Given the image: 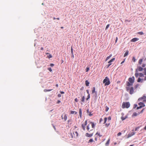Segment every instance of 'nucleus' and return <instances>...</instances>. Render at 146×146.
<instances>
[{"mask_svg":"<svg viewBox=\"0 0 146 146\" xmlns=\"http://www.w3.org/2000/svg\"><path fill=\"white\" fill-rule=\"evenodd\" d=\"M130 106V104L129 102H123L121 108H129Z\"/></svg>","mask_w":146,"mask_h":146,"instance_id":"nucleus-1","label":"nucleus"},{"mask_svg":"<svg viewBox=\"0 0 146 146\" xmlns=\"http://www.w3.org/2000/svg\"><path fill=\"white\" fill-rule=\"evenodd\" d=\"M103 83L104 84L105 86H108L110 84V79L107 76L105 77V78L104 80Z\"/></svg>","mask_w":146,"mask_h":146,"instance_id":"nucleus-2","label":"nucleus"},{"mask_svg":"<svg viewBox=\"0 0 146 146\" xmlns=\"http://www.w3.org/2000/svg\"><path fill=\"white\" fill-rule=\"evenodd\" d=\"M126 90L128 92L129 90V94H132L134 92V88L133 86L131 87H126Z\"/></svg>","mask_w":146,"mask_h":146,"instance_id":"nucleus-3","label":"nucleus"},{"mask_svg":"<svg viewBox=\"0 0 146 146\" xmlns=\"http://www.w3.org/2000/svg\"><path fill=\"white\" fill-rule=\"evenodd\" d=\"M145 57V56H143L142 58L140 59L138 61V63L140 65H141L142 64V62L143 60L144 59V61H146V57L144 58Z\"/></svg>","mask_w":146,"mask_h":146,"instance_id":"nucleus-4","label":"nucleus"},{"mask_svg":"<svg viewBox=\"0 0 146 146\" xmlns=\"http://www.w3.org/2000/svg\"><path fill=\"white\" fill-rule=\"evenodd\" d=\"M135 79V77L134 76H133L132 77H130L128 78V82L134 83Z\"/></svg>","mask_w":146,"mask_h":146,"instance_id":"nucleus-5","label":"nucleus"},{"mask_svg":"<svg viewBox=\"0 0 146 146\" xmlns=\"http://www.w3.org/2000/svg\"><path fill=\"white\" fill-rule=\"evenodd\" d=\"M133 83H134L132 82H129L128 81H127L126 82V85L128 87H129V86H133Z\"/></svg>","mask_w":146,"mask_h":146,"instance_id":"nucleus-6","label":"nucleus"},{"mask_svg":"<svg viewBox=\"0 0 146 146\" xmlns=\"http://www.w3.org/2000/svg\"><path fill=\"white\" fill-rule=\"evenodd\" d=\"M138 104L139 106H140L141 107L143 108L145 106V105L144 102H141L138 103Z\"/></svg>","mask_w":146,"mask_h":146,"instance_id":"nucleus-7","label":"nucleus"},{"mask_svg":"<svg viewBox=\"0 0 146 146\" xmlns=\"http://www.w3.org/2000/svg\"><path fill=\"white\" fill-rule=\"evenodd\" d=\"M135 132H132L131 133H129L128 135V136L127 137V138H128L131 137L132 136L134 135L135 134Z\"/></svg>","mask_w":146,"mask_h":146,"instance_id":"nucleus-8","label":"nucleus"},{"mask_svg":"<svg viewBox=\"0 0 146 146\" xmlns=\"http://www.w3.org/2000/svg\"><path fill=\"white\" fill-rule=\"evenodd\" d=\"M139 40V38H134L132 39H131L130 41L131 42H135L137 40Z\"/></svg>","mask_w":146,"mask_h":146,"instance_id":"nucleus-9","label":"nucleus"},{"mask_svg":"<svg viewBox=\"0 0 146 146\" xmlns=\"http://www.w3.org/2000/svg\"><path fill=\"white\" fill-rule=\"evenodd\" d=\"M137 71L138 70L140 72H141L143 70V68L141 66H137Z\"/></svg>","mask_w":146,"mask_h":146,"instance_id":"nucleus-10","label":"nucleus"},{"mask_svg":"<svg viewBox=\"0 0 146 146\" xmlns=\"http://www.w3.org/2000/svg\"><path fill=\"white\" fill-rule=\"evenodd\" d=\"M93 133H92L91 134H90L88 133H86L85 136L86 137H91L93 135Z\"/></svg>","mask_w":146,"mask_h":146,"instance_id":"nucleus-11","label":"nucleus"},{"mask_svg":"<svg viewBox=\"0 0 146 146\" xmlns=\"http://www.w3.org/2000/svg\"><path fill=\"white\" fill-rule=\"evenodd\" d=\"M89 122L90 123V124H91L92 127V128H95V126L96 124V123L95 124V123L94 122L90 121Z\"/></svg>","mask_w":146,"mask_h":146,"instance_id":"nucleus-12","label":"nucleus"},{"mask_svg":"<svg viewBox=\"0 0 146 146\" xmlns=\"http://www.w3.org/2000/svg\"><path fill=\"white\" fill-rule=\"evenodd\" d=\"M145 97H144V94L143 95V96L140 98H139L138 100V101L139 102L140 101H141L142 100H143V99H144V98H145Z\"/></svg>","mask_w":146,"mask_h":146,"instance_id":"nucleus-13","label":"nucleus"},{"mask_svg":"<svg viewBox=\"0 0 146 146\" xmlns=\"http://www.w3.org/2000/svg\"><path fill=\"white\" fill-rule=\"evenodd\" d=\"M128 118L127 115L125 116V117H123V116H121V119L122 121H124L126 119Z\"/></svg>","mask_w":146,"mask_h":146,"instance_id":"nucleus-14","label":"nucleus"},{"mask_svg":"<svg viewBox=\"0 0 146 146\" xmlns=\"http://www.w3.org/2000/svg\"><path fill=\"white\" fill-rule=\"evenodd\" d=\"M135 72V75L136 78H137L138 76H139V73H137L138 71L137 69H136Z\"/></svg>","mask_w":146,"mask_h":146,"instance_id":"nucleus-15","label":"nucleus"},{"mask_svg":"<svg viewBox=\"0 0 146 146\" xmlns=\"http://www.w3.org/2000/svg\"><path fill=\"white\" fill-rule=\"evenodd\" d=\"M110 138H109L106 142L105 143V145L106 146H108L109 145L110 142Z\"/></svg>","mask_w":146,"mask_h":146,"instance_id":"nucleus-16","label":"nucleus"},{"mask_svg":"<svg viewBox=\"0 0 146 146\" xmlns=\"http://www.w3.org/2000/svg\"><path fill=\"white\" fill-rule=\"evenodd\" d=\"M90 84V83L88 81V80H86L85 81V84L86 86L88 87V86H89Z\"/></svg>","mask_w":146,"mask_h":146,"instance_id":"nucleus-17","label":"nucleus"},{"mask_svg":"<svg viewBox=\"0 0 146 146\" xmlns=\"http://www.w3.org/2000/svg\"><path fill=\"white\" fill-rule=\"evenodd\" d=\"M95 87H93L92 88V94H94V93H96V92H97V91H96Z\"/></svg>","mask_w":146,"mask_h":146,"instance_id":"nucleus-18","label":"nucleus"},{"mask_svg":"<svg viewBox=\"0 0 146 146\" xmlns=\"http://www.w3.org/2000/svg\"><path fill=\"white\" fill-rule=\"evenodd\" d=\"M79 113L80 117L81 118L82 115V110L81 108L79 109Z\"/></svg>","mask_w":146,"mask_h":146,"instance_id":"nucleus-19","label":"nucleus"},{"mask_svg":"<svg viewBox=\"0 0 146 146\" xmlns=\"http://www.w3.org/2000/svg\"><path fill=\"white\" fill-rule=\"evenodd\" d=\"M90 124H88L87 125V127H86V129L89 132H90V131H91L93 130V129H92V130H90V131H89V130L90 129Z\"/></svg>","mask_w":146,"mask_h":146,"instance_id":"nucleus-20","label":"nucleus"},{"mask_svg":"<svg viewBox=\"0 0 146 146\" xmlns=\"http://www.w3.org/2000/svg\"><path fill=\"white\" fill-rule=\"evenodd\" d=\"M81 97H82L81 101L83 102H84V100L85 99V97L84 96H82V95L81 96Z\"/></svg>","mask_w":146,"mask_h":146,"instance_id":"nucleus-21","label":"nucleus"},{"mask_svg":"<svg viewBox=\"0 0 146 146\" xmlns=\"http://www.w3.org/2000/svg\"><path fill=\"white\" fill-rule=\"evenodd\" d=\"M129 54V51L128 50H127L125 53L124 55V57H125L126 56H127Z\"/></svg>","mask_w":146,"mask_h":146,"instance_id":"nucleus-22","label":"nucleus"},{"mask_svg":"<svg viewBox=\"0 0 146 146\" xmlns=\"http://www.w3.org/2000/svg\"><path fill=\"white\" fill-rule=\"evenodd\" d=\"M138 113H136L135 112H134L132 115V117H133L134 116H136L138 115Z\"/></svg>","mask_w":146,"mask_h":146,"instance_id":"nucleus-23","label":"nucleus"},{"mask_svg":"<svg viewBox=\"0 0 146 146\" xmlns=\"http://www.w3.org/2000/svg\"><path fill=\"white\" fill-rule=\"evenodd\" d=\"M115 59V58H113L112 59H111L109 61H108V63H111V62H112L113 61H114Z\"/></svg>","mask_w":146,"mask_h":146,"instance_id":"nucleus-24","label":"nucleus"},{"mask_svg":"<svg viewBox=\"0 0 146 146\" xmlns=\"http://www.w3.org/2000/svg\"><path fill=\"white\" fill-rule=\"evenodd\" d=\"M112 56V54H111L110 55V56L107 57L105 60V61H106L110 59L111 57Z\"/></svg>","mask_w":146,"mask_h":146,"instance_id":"nucleus-25","label":"nucleus"},{"mask_svg":"<svg viewBox=\"0 0 146 146\" xmlns=\"http://www.w3.org/2000/svg\"><path fill=\"white\" fill-rule=\"evenodd\" d=\"M97 92H96V93H94V96L95 97V99L96 100L97 98Z\"/></svg>","mask_w":146,"mask_h":146,"instance_id":"nucleus-26","label":"nucleus"},{"mask_svg":"<svg viewBox=\"0 0 146 146\" xmlns=\"http://www.w3.org/2000/svg\"><path fill=\"white\" fill-rule=\"evenodd\" d=\"M81 126L82 127V128L85 131V128H86V125H84V124H82L81 125Z\"/></svg>","mask_w":146,"mask_h":146,"instance_id":"nucleus-27","label":"nucleus"},{"mask_svg":"<svg viewBox=\"0 0 146 146\" xmlns=\"http://www.w3.org/2000/svg\"><path fill=\"white\" fill-rule=\"evenodd\" d=\"M70 113L71 114H73L75 113V114H76L77 113V112L75 111H70Z\"/></svg>","mask_w":146,"mask_h":146,"instance_id":"nucleus-28","label":"nucleus"},{"mask_svg":"<svg viewBox=\"0 0 146 146\" xmlns=\"http://www.w3.org/2000/svg\"><path fill=\"white\" fill-rule=\"evenodd\" d=\"M144 74H143L142 73H139V76L140 77H144Z\"/></svg>","mask_w":146,"mask_h":146,"instance_id":"nucleus-29","label":"nucleus"},{"mask_svg":"<svg viewBox=\"0 0 146 146\" xmlns=\"http://www.w3.org/2000/svg\"><path fill=\"white\" fill-rule=\"evenodd\" d=\"M72 119H69L68 121V124H70L69 125H70L72 124V122H71L72 121Z\"/></svg>","mask_w":146,"mask_h":146,"instance_id":"nucleus-30","label":"nucleus"},{"mask_svg":"<svg viewBox=\"0 0 146 146\" xmlns=\"http://www.w3.org/2000/svg\"><path fill=\"white\" fill-rule=\"evenodd\" d=\"M137 82H138L142 83V81H141V78L140 77L138 78V79L137 80Z\"/></svg>","mask_w":146,"mask_h":146,"instance_id":"nucleus-31","label":"nucleus"},{"mask_svg":"<svg viewBox=\"0 0 146 146\" xmlns=\"http://www.w3.org/2000/svg\"><path fill=\"white\" fill-rule=\"evenodd\" d=\"M52 90V89H44V92H50Z\"/></svg>","mask_w":146,"mask_h":146,"instance_id":"nucleus-32","label":"nucleus"},{"mask_svg":"<svg viewBox=\"0 0 146 146\" xmlns=\"http://www.w3.org/2000/svg\"><path fill=\"white\" fill-rule=\"evenodd\" d=\"M111 64V63H109V64L107 65H106V66L105 67L106 68H108L109 66Z\"/></svg>","mask_w":146,"mask_h":146,"instance_id":"nucleus-33","label":"nucleus"},{"mask_svg":"<svg viewBox=\"0 0 146 146\" xmlns=\"http://www.w3.org/2000/svg\"><path fill=\"white\" fill-rule=\"evenodd\" d=\"M64 119L65 121H66L67 120V116L66 114L64 115Z\"/></svg>","mask_w":146,"mask_h":146,"instance_id":"nucleus-34","label":"nucleus"},{"mask_svg":"<svg viewBox=\"0 0 146 146\" xmlns=\"http://www.w3.org/2000/svg\"><path fill=\"white\" fill-rule=\"evenodd\" d=\"M98 135L99 136V137H102V135H100V133H99L98 132H97V133H96V134H95V135Z\"/></svg>","mask_w":146,"mask_h":146,"instance_id":"nucleus-35","label":"nucleus"},{"mask_svg":"<svg viewBox=\"0 0 146 146\" xmlns=\"http://www.w3.org/2000/svg\"><path fill=\"white\" fill-rule=\"evenodd\" d=\"M145 108H143V109L140 112H138V114L139 115L141 113H142L143 112Z\"/></svg>","mask_w":146,"mask_h":146,"instance_id":"nucleus-36","label":"nucleus"},{"mask_svg":"<svg viewBox=\"0 0 146 146\" xmlns=\"http://www.w3.org/2000/svg\"><path fill=\"white\" fill-rule=\"evenodd\" d=\"M137 34L139 35H143L144 34V33L143 32H138L137 33Z\"/></svg>","mask_w":146,"mask_h":146,"instance_id":"nucleus-37","label":"nucleus"},{"mask_svg":"<svg viewBox=\"0 0 146 146\" xmlns=\"http://www.w3.org/2000/svg\"><path fill=\"white\" fill-rule=\"evenodd\" d=\"M89 70H90V68L88 67H87L86 69V72H88V71Z\"/></svg>","mask_w":146,"mask_h":146,"instance_id":"nucleus-38","label":"nucleus"},{"mask_svg":"<svg viewBox=\"0 0 146 146\" xmlns=\"http://www.w3.org/2000/svg\"><path fill=\"white\" fill-rule=\"evenodd\" d=\"M137 105L136 104H135L133 105V109H135L136 108H137Z\"/></svg>","mask_w":146,"mask_h":146,"instance_id":"nucleus-39","label":"nucleus"},{"mask_svg":"<svg viewBox=\"0 0 146 146\" xmlns=\"http://www.w3.org/2000/svg\"><path fill=\"white\" fill-rule=\"evenodd\" d=\"M47 57L48 58H50L52 57V56L51 54H49L48 55H47Z\"/></svg>","mask_w":146,"mask_h":146,"instance_id":"nucleus-40","label":"nucleus"},{"mask_svg":"<svg viewBox=\"0 0 146 146\" xmlns=\"http://www.w3.org/2000/svg\"><path fill=\"white\" fill-rule=\"evenodd\" d=\"M94 141V140L93 139H90L88 141V143H92Z\"/></svg>","mask_w":146,"mask_h":146,"instance_id":"nucleus-41","label":"nucleus"},{"mask_svg":"<svg viewBox=\"0 0 146 146\" xmlns=\"http://www.w3.org/2000/svg\"><path fill=\"white\" fill-rule=\"evenodd\" d=\"M132 60L133 61V62H135L136 61V59L135 58V57L134 56H133L132 58Z\"/></svg>","mask_w":146,"mask_h":146,"instance_id":"nucleus-42","label":"nucleus"},{"mask_svg":"<svg viewBox=\"0 0 146 146\" xmlns=\"http://www.w3.org/2000/svg\"><path fill=\"white\" fill-rule=\"evenodd\" d=\"M71 54H73V49L72 46H71Z\"/></svg>","mask_w":146,"mask_h":146,"instance_id":"nucleus-43","label":"nucleus"},{"mask_svg":"<svg viewBox=\"0 0 146 146\" xmlns=\"http://www.w3.org/2000/svg\"><path fill=\"white\" fill-rule=\"evenodd\" d=\"M139 86V84H136L134 87V88L135 89H136Z\"/></svg>","mask_w":146,"mask_h":146,"instance_id":"nucleus-44","label":"nucleus"},{"mask_svg":"<svg viewBox=\"0 0 146 146\" xmlns=\"http://www.w3.org/2000/svg\"><path fill=\"white\" fill-rule=\"evenodd\" d=\"M107 118L106 117H105L104 118V123H105L106 121H107Z\"/></svg>","mask_w":146,"mask_h":146,"instance_id":"nucleus-45","label":"nucleus"},{"mask_svg":"<svg viewBox=\"0 0 146 146\" xmlns=\"http://www.w3.org/2000/svg\"><path fill=\"white\" fill-rule=\"evenodd\" d=\"M109 109V108L107 106H106V107L105 111L107 112L108 111Z\"/></svg>","mask_w":146,"mask_h":146,"instance_id":"nucleus-46","label":"nucleus"},{"mask_svg":"<svg viewBox=\"0 0 146 146\" xmlns=\"http://www.w3.org/2000/svg\"><path fill=\"white\" fill-rule=\"evenodd\" d=\"M110 25V24H108L107 25L106 27V28H105V30H106L108 29V27H109V26Z\"/></svg>","mask_w":146,"mask_h":146,"instance_id":"nucleus-47","label":"nucleus"},{"mask_svg":"<svg viewBox=\"0 0 146 146\" xmlns=\"http://www.w3.org/2000/svg\"><path fill=\"white\" fill-rule=\"evenodd\" d=\"M140 127H139V126H138V127H136L135 129V131H137L138 129Z\"/></svg>","mask_w":146,"mask_h":146,"instance_id":"nucleus-48","label":"nucleus"},{"mask_svg":"<svg viewBox=\"0 0 146 146\" xmlns=\"http://www.w3.org/2000/svg\"><path fill=\"white\" fill-rule=\"evenodd\" d=\"M47 69L50 72H52V70L51 67H49L47 68Z\"/></svg>","mask_w":146,"mask_h":146,"instance_id":"nucleus-49","label":"nucleus"},{"mask_svg":"<svg viewBox=\"0 0 146 146\" xmlns=\"http://www.w3.org/2000/svg\"><path fill=\"white\" fill-rule=\"evenodd\" d=\"M75 133L76 135V137H77L78 135V132L77 131H76L75 132Z\"/></svg>","mask_w":146,"mask_h":146,"instance_id":"nucleus-50","label":"nucleus"},{"mask_svg":"<svg viewBox=\"0 0 146 146\" xmlns=\"http://www.w3.org/2000/svg\"><path fill=\"white\" fill-rule=\"evenodd\" d=\"M121 134V132H119L117 134V136H120Z\"/></svg>","mask_w":146,"mask_h":146,"instance_id":"nucleus-51","label":"nucleus"},{"mask_svg":"<svg viewBox=\"0 0 146 146\" xmlns=\"http://www.w3.org/2000/svg\"><path fill=\"white\" fill-rule=\"evenodd\" d=\"M146 66V64L145 63L143 64L141 66L142 68H144L145 67V66Z\"/></svg>","mask_w":146,"mask_h":146,"instance_id":"nucleus-52","label":"nucleus"},{"mask_svg":"<svg viewBox=\"0 0 146 146\" xmlns=\"http://www.w3.org/2000/svg\"><path fill=\"white\" fill-rule=\"evenodd\" d=\"M142 108L141 107V106H137V110H138L140 109H141V108Z\"/></svg>","mask_w":146,"mask_h":146,"instance_id":"nucleus-53","label":"nucleus"},{"mask_svg":"<svg viewBox=\"0 0 146 146\" xmlns=\"http://www.w3.org/2000/svg\"><path fill=\"white\" fill-rule=\"evenodd\" d=\"M54 66V64L53 63H51L50 64V66L51 67H53Z\"/></svg>","mask_w":146,"mask_h":146,"instance_id":"nucleus-54","label":"nucleus"},{"mask_svg":"<svg viewBox=\"0 0 146 146\" xmlns=\"http://www.w3.org/2000/svg\"><path fill=\"white\" fill-rule=\"evenodd\" d=\"M89 114V115L90 116H91L93 115V114L91 113V112H90Z\"/></svg>","mask_w":146,"mask_h":146,"instance_id":"nucleus-55","label":"nucleus"},{"mask_svg":"<svg viewBox=\"0 0 146 146\" xmlns=\"http://www.w3.org/2000/svg\"><path fill=\"white\" fill-rule=\"evenodd\" d=\"M87 93L88 94H90V93H89V90H86Z\"/></svg>","mask_w":146,"mask_h":146,"instance_id":"nucleus-56","label":"nucleus"},{"mask_svg":"<svg viewBox=\"0 0 146 146\" xmlns=\"http://www.w3.org/2000/svg\"><path fill=\"white\" fill-rule=\"evenodd\" d=\"M131 21L130 20H128L126 19L125 20V23H127V22H130Z\"/></svg>","mask_w":146,"mask_h":146,"instance_id":"nucleus-57","label":"nucleus"},{"mask_svg":"<svg viewBox=\"0 0 146 146\" xmlns=\"http://www.w3.org/2000/svg\"><path fill=\"white\" fill-rule=\"evenodd\" d=\"M87 120L85 121L84 125L86 126L87 125Z\"/></svg>","mask_w":146,"mask_h":146,"instance_id":"nucleus-58","label":"nucleus"},{"mask_svg":"<svg viewBox=\"0 0 146 146\" xmlns=\"http://www.w3.org/2000/svg\"><path fill=\"white\" fill-rule=\"evenodd\" d=\"M110 124V123H109L108 124V123H106V124H105V125L107 127H108Z\"/></svg>","mask_w":146,"mask_h":146,"instance_id":"nucleus-59","label":"nucleus"},{"mask_svg":"<svg viewBox=\"0 0 146 146\" xmlns=\"http://www.w3.org/2000/svg\"><path fill=\"white\" fill-rule=\"evenodd\" d=\"M118 40V37H116L115 40V43H116L117 41V40Z\"/></svg>","mask_w":146,"mask_h":146,"instance_id":"nucleus-60","label":"nucleus"},{"mask_svg":"<svg viewBox=\"0 0 146 146\" xmlns=\"http://www.w3.org/2000/svg\"><path fill=\"white\" fill-rule=\"evenodd\" d=\"M111 118L110 116L108 118V119L109 121H110L111 120Z\"/></svg>","mask_w":146,"mask_h":146,"instance_id":"nucleus-61","label":"nucleus"},{"mask_svg":"<svg viewBox=\"0 0 146 146\" xmlns=\"http://www.w3.org/2000/svg\"><path fill=\"white\" fill-rule=\"evenodd\" d=\"M84 89V86L82 87L80 89V90L81 91L83 90Z\"/></svg>","mask_w":146,"mask_h":146,"instance_id":"nucleus-62","label":"nucleus"},{"mask_svg":"<svg viewBox=\"0 0 146 146\" xmlns=\"http://www.w3.org/2000/svg\"><path fill=\"white\" fill-rule=\"evenodd\" d=\"M74 100L76 102H78V101L77 98H75L74 99Z\"/></svg>","mask_w":146,"mask_h":146,"instance_id":"nucleus-63","label":"nucleus"},{"mask_svg":"<svg viewBox=\"0 0 146 146\" xmlns=\"http://www.w3.org/2000/svg\"><path fill=\"white\" fill-rule=\"evenodd\" d=\"M58 97L59 98L61 96V94H58L57 95Z\"/></svg>","mask_w":146,"mask_h":146,"instance_id":"nucleus-64","label":"nucleus"}]
</instances>
